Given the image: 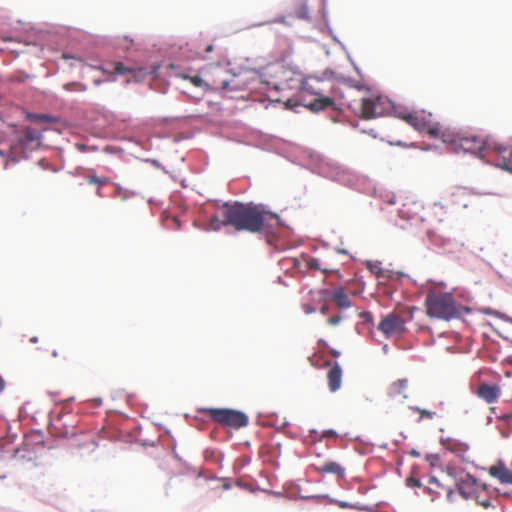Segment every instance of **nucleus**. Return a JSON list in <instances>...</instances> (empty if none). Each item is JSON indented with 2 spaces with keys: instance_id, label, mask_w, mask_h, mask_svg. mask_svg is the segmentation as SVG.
Listing matches in <instances>:
<instances>
[{
  "instance_id": "1",
  "label": "nucleus",
  "mask_w": 512,
  "mask_h": 512,
  "mask_svg": "<svg viewBox=\"0 0 512 512\" xmlns=\"http://www.w3.org/2000/svg\"><path fill=\"white\" fill-rule=\"evenodd\" d=\"M222 217L235 231L271 234L279 226V216L253 203H224Z\"/></svg>"
},
{
  "instance_id": "2",
  "label": "nucleus",
  "mask_w": 512,
  "mask_h": 512,
  "mask_svg": "<svg viewBox=\"0 0 512 512\" xmlns=\"http://www.w3.org/2000/svg\"><path fill=\"white\" fill-rule=\"evenodd\" d=\"M302 105L313 112L337 110L343 104L344 95L332 77L308 76L302 82Z\"/></svg>"
},
{
  "instance_id": "3",
  "label": "nucleus",
  "mask_w": 512,
  "mask_h": 512,
  "mask_svg": "<svg viewBox=\"0 0 512 512\" xmlns=\"http://www.w3.org/2000/svg\"><path fill=\"white\" fill-rule=\"evenodd\" d=\"M444 284L440 283L431 286L426 293L425 309L430 318L450 321L469 314L471 309L458 304L453 293L444 290Z\"/></svg>"
},
{
  "instance_id": "4",
  "label": "nucleus",
  "mask_w": 512,
  "mask_h": 512,
  "mask_svg": "<svg viewBox=\"0 0 512 512\" xmlns=\"http://www.w3.org/2000/svg\"><path fill=\"white\" fill-rule=\"evenodd\" d=\"M441 139L443 142L453 145L455 149L470 152L478 155L482 159L484 158L482 153L490 149L485 137L473 133H460L444 129Z\"/></svg>"
},
{
  "instance_id": "5",
  "label": "nucleus",
  "mask_w": 512,
  "mask_h": 512,
  "mask_svg": "<svg viewBox=\"0 0 512 512\" xmlns=\"http://www.w3.org/2000/svg\"><path fill=\"white\" fill-rule=\"evenodd\" d=\"M395 116L412 126L419 132H426L434 138H441L444 132L439 123H434L432 114L425 111H408L406 109H395Z\"/></svg>"
},
{
  "instance_id": "6",
  "label": "nucleus",
  "mask_w": 512,
  "mask_h": 512,
  "mask_svg": "<svg viewBox=\"0 0 512 512\" xmlns=\"http://www.w3.org/2000/svg\"><path fill=\"white\" fill-rule=\"evenodd\" d=\"M202 412L222 426L240 429L248 424V416L240 411L232 409L205 408Z\"/></svg>"
},
{
  "instance_id": "7",
  "label": "nucleus",
  "mask_w": 512,
  "mask_h": 512,
  "mask_svg": "<svg viewBox=\"0 0 512 512\" xmlns=\"http://www.w3.org/2000/svg\"><path fill=\"white\" fill-rule=\"evenodd\" d=\"M227 71L221 67H217L213 74L218 77V79H212L209 82L203 80L200 76H189L188 74H179L182 79L189 80L196 87H208L213 90H227L232 84V89H239L240 85L236 83L235 79L229 81L226 78H223L222 75L226 74Z\"/></svg>"
},
{
  "instance_id": "8",
  "label": "nucleus",
  "mask_w": 512,
  "mask_h": 512,
  "mask_svg": "<svg viewBox=\"0 0 512 512\" xmlns=\"http://www.w3.org/2000/svg\"><path fill=\"white\" fill-rule=\"evenodd\" d=\"M446 471L449 476L454 478L458 493L464 499L475 496L478 492V480L474 476L468 473H459L455 467L450 465L447 466Z\"/></svg>"
},
{
  "instance_id": "9",
  "label": "nucleus",
  "mask_w": 512,
  "mask_h": 512,
  "mask_svg": "<svg viewBox=\"0 0 512 512\" xmlns=\"http://www.w3.org/2000/svg\"><path fill=\"white\" fill-rule=\"evenodd\" d=\"M378 329L386 338L400 336L406 331V321L399 314L389 313L379 323Z\"/></svg>"
},
{
  "instance_id": "10",
  "label": "nucleus",
  "mask_w": 512,
  "mask_h": 512,
  "mask_svg": "<svg viewBox=\"0 0 512 512\" xmlns=\"http://www.w3.org/2000/svg\"><path fill=\"white\" fill-rule=\"evenodd\" d=\"M385 100L380 96L364 98L360 105V116L364 119H372L383 115Z\"/></svg>"
},
{
  "instance_id": "11",
  "label": "nucleus",
  "mask_w": 512,
  "mask_h": 512,
  "mask_svg": "<svg viewBox=\"0 0 512 512\" xmlns=\"http://www.w3.org/2000/svg\"><path fill=\"white\" fill-rule=\"evenodd\" d=\"M324 298H329L339 309H348L352 306V302L345 292L344 288H336L333 290L324 289L320 291Z\"/></svg>"
},
{
  "instance_id": "12",
  "label": "nucleus",
  "mask_w": 512,
  "mask_h": 512,
  "mask_svg": "<svg viewBox=\"0 0 512 512\" xmlns=\"http://www.w3.org/2000/svg\"><path fill=\"white\" fill-rule=\"evenodd\" d=\"M477 396L483 399L486 403L492 404L498 401L501 395V389L498 385H490L482 383L478 386Z\"/></svg>"
},
{
  "instance_id": "13",
  "label": "nucleus",
  "mask_w": 512,
  "mask_h": 512,
  "mask_svg": "<svg viewBox=\"0 0 512 512\" xmlns=\"http://www.w3.org/2000/svg\"><path fill=\"white\" fill-rule=\"evenodd\" d=\"M326 366H331L327 373L328 387L331 392H336L340 389L342 383V369L340 365L335 362L333 365L330 361L325 362Z\"/></svg>"
},
{
  "instance_id": "14",
  "label": "nucleus",
  "mask_w": 512,
  "mask_h": 512,
  "mask_svg": "<svg viewBox=\"0 0 512 512\" xmlns=\"http://www.w3.org/2000/svg\"><path fill=\"white\" fill-rule=\"evenodd\" d=\"M493 150L498 156L496 165L512 173V149L503 146H495Z\"/></svg>"
},
{
  "instance_id": "15",
  "label": "nucleus",
  "mask_w": 512,
  "mask_h": 512,
  "mask_svg": "<svg viewBox=\"0 0 512 512\" xmlns=\"http://www.w3.org/2000/svg\"><path fill=\"white\" fill-rule=\"evenodd\" d=\"M409 381L408 379H399L391 383L387 388V395L390 398H408Z\"/></svg>"
},
{
  "instance_id": "16",
  "label": "nucleus",
  "mask_w": 512,
  "mask_h": 512,
  "mask_svg": "<svg viewBox=\"0 0 512 512\" xmlns=\"http://www.w3.org/2000/svg\"><path fill=\"white\" fill-rule=\"evenodd\" d=\"M488 472L492 477L498 479L501 483L512 484V472L502 461H499L496 465L491 466Z\"/></svg>"
},
{
  "instance_id": "17",
  "label": "nucleus",
  "mask_w": 512,
  "mask_h": 512,
  "mask_svg": "<svg viewBox=\"0 0 512 512\" xmlns=\"http://www.w3.org/2000/svg\"><path fill=\"white\" fill-rule=\"evenodd\" d=\"M315 470L320 474H333L339 478L345 475L344 468L335 461H327L320 465H314Z\"/></svg>"
},
{
  "instance_id": "18",
  "label": "nucleus",
  "mask_w": 512,
  "mask_h": 512,
  "mask_svg": "<svg viewBox=\"0 0 512 512\" xmlns=\"http://www.w3.org/2000/svg\"><path fill=\"white\" fill-rule=\"evenodd\" d=\"M447 449L457 456L464 457L465 453L469 450V446L459 441H450L447 444Z\"/></svg>"
},
{
  "instance_id": "19",
  "label": "nucleus",
  "mask_w": 512,
  "mask_h": 512,
  "mask_svg": "<svg viewBox=\"0 0 512 512\" xmlns=\"http://www.w3.org/2000/svg\"><path fill=\"white\" fill-rule=\"evenodd\" d=\"M224 226H229V224L226 223V218L223 217V219H220L217 215H214L210 218L205 229L218 231Z\"/></svg>"
},
{
  "instance_id": "20",
  "label": "nucleus",
  "mask_w": 512,
  "mask_h": 512,
  "mask_svg": "<svg viewBox=\"0 0 512 512\" xmlns=\"http://www.w3.org/2000/svg\"><path fill=\"white\" fill-rule=\"evenodd\" d=\"M87 182L91 185H97L99 188L109 184L111 181L108 177L97 176L95 174H88L86 176Z\"/></svg>"
},
{
  "instance_id": "21",
  "label": "nucleus",
  "mask_w": 512,
  "mask_h": 512,
  "mask_svg": "<svg viewBox=\"0 0 512 512\" xmlns=\"http://www.w3.org/2000/svg\"><path fill=\"white\" fill-rule=\"evenodd\" d=\"M29 118L34 122L54 123L57 119L48 114H31Z\"/></svg>"
},
{
  "instance_id": "22",
  "label": "nucleus",
  "mask_w": 512,
  "mask_h": 512,
  "mask_svg": "<svg viewBox=\"0 0 512 512\" xmlns=\"http://www.w3.org/2000/svg\"><path fill=\"white\" fill-rule=\"evenodd\" d=\"M39 133L37 130L27 127L24 130V142H34L39 140Z\"/></svg>"
},
{
  "instance_id": "23",
  "label": "nucleus",
  "mask_w": 512,
  "mask_h": 512,
  "mask_svg": "<svg viewBox=\"0 0 512 512\" xmlns=\"http://www.w3.org/2000/svg\"><path fill=\"white\" fill-rule=\"evenodd\" d=\"M473 499L476 500L477 504H479L480 506H482L483 508L485 509H488V508H491V507H494L493 503H492V500L490 497L486 496V497H481L478 492L475 494L474 497H472Z\"/></svg>"
},
{
  "instance_id": "24",
  "label": "nucleus",
  "mask_w": 512,
  "mask_h": 512,
  "mask_svg": "<svg viewBox=\"0 0 512 512\" xmlns=\"http://www.w3.org/2000/svg\"><path fill=\"white\" fill-rule=\"evenodd\" d=\"M112 73L115 74H126V73H133L134 70L128 67H125L123 63L117 62L113 64V69L111 70Z\"/></svg>"
},
{
  "instance_id": "25",
  "label": "nucleus",
  "mask_w": 512,
  "mask_h": 512,
  "mask_svg": "<svg viewBox=\"0 0 512 512\" xmlns=\"http://www.w3.org/2000/svg\"><path fill=\"white\" fill-rule=\"evenodd\" d=\"M369 269H370L371 272H373L377 276V278H388V277H390V275H389L390 272L388 270L382 269L378 265H371L369 267Z\"/></svg>"
},
{
  "instance_id": "26",
  "label": "nucleus",
  "mask_w": 512,
  "mask_h": 512,
  "mask_svg": "<svg viewBox=\"0 0 512 512\" xmlns=\"http://www.w3.org/2000/svg\"><path fill=\"white\" fill-rule=\"evenodd\" d=\"M438 488H442V485L435 477H431L429 479V487H428L429 492L439 494V491L437 490Z\"/></svg>"
},
{
  "instance_id": "27",
  "label": "nucleus",
  "mask_w": 512,
  "mask_h": 512,
  "mask_svg": "<svg viewBox=\"0 0 512 512\" xmlns=\"http://www.w3.org/2000/svg\"><path fill=\"white\" fill-rule=\"evenodd\" d=\"M412 409L419 413L420 419H423V418L432 419L435 416V412H432V411H429V410L421 409V408H418V407H414Z\"/></svg>"
},
{
  "instance_id": "28",
  "label": "nucleus",
  "mask_w": 512,
  "mask_h": 512,
  "mask_svg": "<svg viewBox=\"0 0 512 512\" xmlns=\"http://www.w3.org/2000/svg\"><path fill=\"white\" fill-rule=\"evenodd\" d=\"M309 13H310V11H309L307 5L305 3H303V4H301V8L296 11V16L298 18L308 19Z\"/></svg>"
},
{
  "instance_id": "29",
  "label": "nucleus",
  "mask_w": 512,
  "mask_h": 512,
  "mask_svg": "<svg viewBox=\"0 0 512 512\" xmlns=\"http://www.w3.org/2000/svg\"><path fill=\"white\" fill-rule=\"evenodd\" d=\"M306 263H307V267L309 269L322 270V268L319 265L318 259L309 258V259H307ZM323 271L326 272V270H324V269H323Z\"/></svg>"
},
{
  "instance_id": "30",
  "label": "nucleus",
  "mask_w": 512,
  "mask_h": 512,
  "mask_svg": "<svg viewBox=\"0 0 512 512\" xmlns=\"http://www.w3.org/2000/svg\"><path fill=\"white\" fill-rule=\"evenodd\" d=\"M497 419L505 424H509L512 422V412L500 414L497 416Z\"/></svg>"
},
{
  "instance_id": "31",
  "label": "nucleus",
  "mask_w": 512,
  "mask_h": 512,
  "mask_svg": "<svg viewBox=\"0 0 512 512\" xmlns=\"http://www.w3.org/2000/svg\"><path fill=\"white\" fill-rule=\"evenodd\" d=\"M406 485L408 487H420L421 483H420L419 479L414 478V477H409L406 479Z\"/></svg>"
},
{
  "instance_id": "32",
  "label": "nucleus",
  "mask_w": 512,
  "mask_h": 512,
  "mask_svg": "<svg viewBox=\"0 0 512 512\" xmlns=\"http://www.w3.org/2000/svg\"><path fill=\"white\" fill-rule=\"evenodd\" d=\"M342 320V317L340 315L331 316L327 319V323L331 326L338 325Z\"/></svg>"
},
{
  "instance_id": "33",
  "label": "nucleus",
  "mask_w": 512,
  "mask_h": 512,
  "mask_svg": "<svg viewBox=\"0 0 512 512\" xmlns=\"http://www.w3.org/2000/svg\"><path fill=\"white\" fill-rule=\"evenodd\" d=\"M302 309L305 314H312V313L316 312V308L312 304H309V303L302 304Z\"/></svg>"
},
{
  "instance_id": "34",
  "label": "nucleus",
  "mask_w": 512,
  "mask_h": 512,
  "mask_svg": "<svg viewBox=\"0 0 512 512\" xmlns=\"http://www.w3.org/2000/svg\"><path fill=\"white\" fill-rule=\"evenodd\" d=\"M360 317H361L364 321H366V322H371V321H372V318H373V316H372V314H371L370 312H362V313L360 314Z\"/></svg>"
},
{
  "instance_id": "35",
  "label": "nucleus",
  "mask_w": 512,
  "mask_h": 512,
  "mask_svg": "<svg viewBox=\"0 0 512 512\" xmlns=\"http://www.w3.org/2000/svg\"><path fill=\"white\" fill-rule=\"evenodd\" d=\"M328 311H329V307H328V305L326 303H324L322 305V307L320 308V313L322 315H326L328 313Z\"/></svg>"
},
{
  "instance_id": "36",
  "label": "nucleus",
  "mask_w": 512,
  "mask_h": 512,
  "mask_svg": "<svg viewBox=\"0 0 512 512\" xmlns=\"http://www.w3.org/2000/svg\"><path fill=\"white\" fill-rule=\"evenodd\" d=\"M400 212L403 216H408V204H403V208Z\"/></svg>"
},
{
  "instance_id": "37",
  "label": "nucleus",
  "mask_w": 512,
  "mask_h": 512,
  "mask_svg": "<svg viewBox=\"0 0 512 512\" xmlns=\"http://www.w3.org/2000/svg\"><path fill=\"white\" fill-rule=\"evenodd\" d=\"M324 436H327V437H334L336 436V432L333 431V430H327L323 433Z\"/></svg>"
},
{
  "instance_id": "38",
  "label": "nucleus",
  "mask_w": 512,
  "mask_h": 512,
  "mask_svg": "<svg viewBox=\"0 0 512 512\" xmlns=\"http://www.w3.org/2000/svg\"><path fill=\"white\" fill-rule=\"evenodd\" d=\"M214 49L213 44H207L204 48V53H210Z\"/></svg>"
},
{
  "instance_id": "39",
  "label": "nucleus",
  "mask_w": 512,
  "mask_h": 512,
  "mask_svg": "<svg viewBox=\"0 0 512 512\" xmlns=\"http://www.w3.org/2000/svg\"><path fill=\"white\" fill-rule=\"evenodd\" d=\"M446 492H447V498H448L449 500H452V496H453V494H454V491H453L451 488H448V489L446 490Z\"/></svg>"
},
{
  "instance_id": "40",
  "label": "nucleus",
  "mask_w": 512,
  "mask_h": 512,
  "mask_svg": "<svg viewBox=\"0 0 512 512\" xmlns=\"http://www.w3.org/2000/svg\"><path fill=\"white\" fill-rule=\"evenodd\" d=\"M330 354L333 356V357H339L340 356V352L335 350V349H331L330 350Z\"/></svg>"
},
{
  "instance_id": "41",
  "label": "nucleus",
  "mask_w": 512,
  "mask_h": 512,
  "mask_svg": "<svg viewBox=\"0 0 512 512\" xmlns=\"http://www.w3.org/2000/svg\"><path fill=\"white\" fill-rule=\"evenodd\" d=\"M52 356H53L54 358H58V357L60 356V354H59L58 350H53V351H52Z\"/></svg>"
},
{
  "instance_id": "42",
  "label": "nucleus",
  "mask_w": 512,
  "mask_h": 512,
  "mask_svg": "<svg viewBox=\"0 0 512 512\" xmlns=\"http://www.w3.org/2000/svg\"><path fill=\"white\" fill-rule=\"evenodd\" d=\"M230 488H231L230 483L225 482V483L223 484V489H225V490H229Z\"/></svg>"
},
{
  "instance_id": "43",
  "label": "nucleus",
  "mask_w": 512,
  "mask_h": 512,
  "mask_svg": "<svg viewBox=\"0 0 512 512\" xmlns=\"http://www.w3.org/2000/svg\"><path fill=\"white\" fill-rule=\"evenodd\" d=\"M3 388H4V381L0 377V392L3 390Z\"/></svg>"
},
{
  "instance_id": "44",
  "label": "nucleus",
  "mask_w": 512,
  "mask_h": 512,
  "mask_svg": "<svg viewBox=\"0 0 512 512\" xmlns=\"http://www.w3.org/2000/svg\"><path fill=\"white\" fill-rule=\"evenodd\" d=\"M416 309H417L416 307H412V308H410L411 317L413 316V312H414Z\"/></svg>"
},
{
  "instance_id": "45",
  "label": "nucleus",
  "mask_w": 512,
  "mask_h": 512,
  "mask_svg": "<svg viewBox=\"0 0 512 512\" xmlns=\"http://www.w3.org/2000/svg\"><path fill=\"white\" fill-rule=\"evenodd\" d=\"M96 194H97L98 196H100V197L102 196V194H101V191H100V188H99V187H98V190L96 191Z\"/></svg>"
},
{
  "instance_id": "46",
  "label": "nucleus",
  "mask_w": 512,
  "mask_h": 512,
  "mask_svg": "<svg viewBox=\"0 0 512 512\" xmlns=\"http://www.w3.org/2000/svg\"><path fill=\"white\" fill-rule=\"evenodd\" d=\"M490 411H491L492 413H495L496 408H495V407H491V408H490Z\"/></svg>"
},
{
  "instance_id": "47",
  "label": "nucleus",
  "mask_w": 512,
  "mask_h": 512,
  "mask_svg": "<svg viewBox=\"0 0 512 512\" xmlns=\"http://www.w3.org/2000/svg\"><path fill=\"white\" fill-rule=\"evenodd\" d=\"M31 342H37V338L36 337H32L31 338Z\"/></svg>"
},
{
  "instance_id": "48",
  "label": "nucleus",
  "mask_w": 512,
  "mask_h": 512,
  "mask_svg": "<svg viewBox=\"0 0 512 512\" xmlns=\"http://www.w3.org/2000/svg\"><path fill=\"white\" fill-rule=\"evenodd\" d=\"M502 436L506 438V437H508V434L502 432Z\"/></svg>"
},
{
  "instance_id": "49",
  "label": "nucleus",
  "mask_w": 512,
  "mask_h": 512,
  "mask_svg": "<svg viewBox=\"0 0 512 512\" xmlns=\"http://www.w3.org/2000/svg\"><path fill=\"white\" fill-rule=\"evenodd\" d=\"M63 58L67 59V58H70L68 55L66 54H63Z\"/></svg>"
}]
</instances>
